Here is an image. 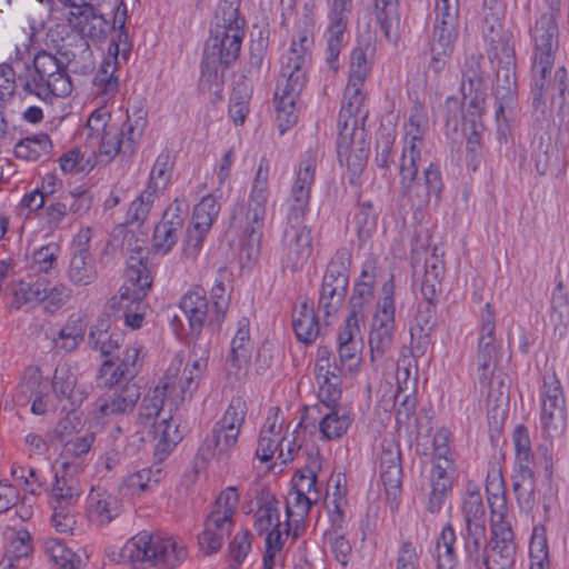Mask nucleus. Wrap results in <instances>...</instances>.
Masks as SVG:
<instances>
[{"label":"nucleus","instance_id":"obj_38","mask_svg":"<svg viewBox=\"0 0 569 569\" xmlns=\"http://www.w3.org/2000/svg\"><path fill=\"white\" fill-rule=\"evenodd\" d=\"M486 492L491 512V522L508 521L506 517L507 505L503 492V480L499 472L487 478Z\"/></svg>","mask_w":569,"mask_h":569},{"label":"nucleus","instance_id":"obj_32","mask_svg":"<svg viewBox=\"0 0 569 569\" xmlns=\"http://www.w3.org/2000/svg\"><path fill=\"white\" fill-rule=\"evenodd\" d=\"M258 510L256 512L254 529L259 535L270 531L279 521V501L268 490H261L257 497Z\"/></svg>","mask_w":569,"mask_h":569},{"label":"nucleus","instance_id":"obj_20","mask_svg":"<svg viewBox=\"0 0 569 569\" xmlns=\"http://www.w3.org/2000/svg\"><path fill=\"white\" fill-rule=\"evenodd\" d=\"M312 253V236L308 227H302L293 234L287 233L284 237L281 266L283 270L296 272L301 270Z\"/></svg>","mask_w":569,"mask_h":569},{"label":"nucleus","instance_id":"obj_30","mask_svg":"<svg viewBox=\"0 0 569 569\" xmlns=\"http://www.w3.org/2000/svg\"><path fill=\"white\" fill-rule=\"evenodd\" d=\"M505 59V64L497 71L496 99L499 101V106L496 111V117L498 121L503 117L505 106L509 104L517 93L516 72L513 70L515 63L512 61L513 56Z\"/></svg>","mask_w":569,"mask_h":569},{"label":"nucleus","instance_id":"obj_34","mask_svg":"<svg viewBox=\"0 0 569 569\" xmlns=\"http://www.w3.org/2000/svg\"><path fill=\"white\" fill-rule=\"evenodd\" d=\"M251 357L250 330L248 319L239 322V328L231 341L228 362L231 368L240 370L246 368Z\"/></svg>","mask_w":569,"mask_h":569},{"label":"nucleus","instance_id":"obj_45","mask_svg":"<svg viewBox=\"0 0 569 569\" xmlns=\"http://www.w3.org/2000/svg\"><path fill=\"white\" fill-rule=\"evenodd\" d=\"M12 293L13 300L11 305L13 308L33 307L42 302L43 297H46V283L43 281H36L33 283L20 281L14 284Z\"/></svg>","mask_w":569,"mask_h":569},{"label":"nucleus","instance_id":"obj_25","mask_svg":"<svg viewBox=\"0 0 569 569\" xmlns=\"http://www.w3.org/2000/svg\"><path fill=\"white\" fill-rule=\"evenodd\" d=\"M361 347L359 325L346 320L338 333V352L341 363L347 366L348 370L356 369L360 363Z\"/></svg>","mask_w":569,"mask_h":569},{"label":"nucleus","instance_id":"obj_16","mask_svg":"<svg viewBox=\"0 0 569 569\" xmlns=\"http://www.w3.org/2000/svg\"><path fill=\"white\" fill-rule=\"evenodd\" d=\"M94 402L99 418L127 413L133 410L141 397L140 386L134 381L113 383Z\"/></svg>","mask_w":569,"mask_h":569},{"label":"nucleus","instance_id":"obj_18","mask_svg":"<svg viewBox=\"0 0 569 569\" xmlns=\"http://www.w3.org/2000/svg\"><path fill=\"white\" fill-rule=\"evenodd\" d=\"M316 157L311 153L300 162L290 196V219L300 221L310 200V189L315 181Z\"/></svg>","mask_w":569,"mask_h":569},{"label":"nucleus","instance_id":"obj_55","mask_svg":"<svg viewBox=\"0 0 569 569\" xmlns=\"http://www.w3.org/2000/svg\"><path fill=\"white\" fill-rule=\"evenodd\" d=\"M247 415V403L241 397H233L226 409L222 418L217 422L226 429H233L240 433Z\"/></svg>","mask_w":569,"mask_h":569},{"label":"nucleus","instance_id":"obj_2","mask_svg":"<svg viewBox=\"0 0 569 569\" xmlns=\"http://www.w3.org/2000/svg\"><path fill=\"white\" fill-rule=\"evenodd\" d=\"M268 200V170L259 166L248 204H237L232 211L230 229L241 237L240 259H257L260 251L261 229Z\"/></svg>","mask_w":569,"mask_h":569},{"label":"nucleus","instance_id":"obj_31","mask_svg":"<svg viewBox=\"0 0 569 569\" xmlns=\"http://www.w3.org/2000/svg\"><path fill=\"white\" fill-rule=\"evenodd\" d=\"M88 326L86 313L78 312L69 317L67 323L60 329L58 338L54 339L56 347L66 351H73L84 338Z\"/></svg>","mask_w":569,"mask_h":569},{"label":"nucleus","instance_id":"obj_12","mask_svg":"<svg viewBox=\"0 0 569 569\" xmlns=\"http://www.w3.org/2000/svg\"><path fill=\"white\" fill-rule=\"evenodd\" d=\"M540 421L549 437L560 436L567 426L565 398L560 381L555 373L543 377V398Z\"/></svg>","mask_w":569,"mask_h":569},{"label":"nucleus","instance_id":"obj_13","mask_svg":"<svg viewBox=\"0 0 569 569\" xmlns=\"http://www.w3.org/2000/svg\"><path fill=\"white\" fill-rule=\"evenodd\" d=\"M505 7L499 0H485L482 32L490 42L495 56L511 58L515 56L513 36L503 27Z\"/></svg>","mask_w":569,"mask_h":569},{"label":"nucleus","instance_id":"obj_33","mask_svg":"<svg viewBox=\"0 0 569 569\" xmlns=\"http://www.w3.org/2000/svg\"><path fill=\"white\" fill-rule=\"evenodd\" d=\"M52 141L47 133H38L20 140L14 146L17 158L27 161H37L42 158H49L52 153Z\"/></svg>","mask_w":569,"mask_h":569},{"label":"nucleus","instance_id":"obj_53","mask_svg":"<svg viewBox=\"0 0 569 569\" xmlns=\"http://www.w3.org/2000/svg\"><path fill=\"white\" fill-rule=\"evenodd\" d=\"M517 462L518 470L513 482V490L518 499L526 498L528 500L536 490L535 472L531 467L532 459H528V461L517 459Z\"/></svg>","mask_w":569,"mask_h":569},{"label":"nucleus","instance_id":"obj_47","mask_svg":"<svg viewBox=\"0 0 569 569\" xmlns=\"http://www.w3.org/2000/svg\"><path fill=\"white\" fill-rule=\"evenodd\" d=\"M290 523L284 525L277 522L274 527L266 532V552L263 557V569H272L274 566V557L282 549L283 540L288 538Z\"/></svg>","mask_w":569,"mask_h":569},{"label":"nucleus","instance_id":"obj_17","mask_svg":"<svg viewBox=\"0 0 569 569\" xmlns=\"http://www.w3.org/2000/svg\"><path fill=\"white\" fill-rule=\"evenodd\" d=\"M353 126H356V122ZM337 154L339 162L355 174L362 170L367 161L368 147L362 137V131H358L356 127L349 130L347 120L343 130L339 132Z\"/></svg>","mask_w":569,"mask_h":569},{"label":"nucleus","instance_id":"obj_40","mask_svg":"<svg viewBox=\"0 0 569 569\" xmlns=\"http://www.w3.org/2000/svg\"><path fill=\"white\" fill-rule=\"evenodd\" d=\"M456 533L451 525H447L437 539V568L456 569L458 553L456 548Z\"/></svg>","mask_w":569,"mask_h":569},{"label":"nucleus","instance_id":"obj_14","mask_svg":"<svg viewBox=\"0 0 569 569\" xmlns=\"http://www.w3.org/2000/svg\"><path fill=\"white\" fill-rule=\"evenodd\" d=\"M141 113V110L138 111L133 120L128 116L126 122V141L122 140L123 133L118 127L110 128L108 131L100 134L99 138L93 139L99 143L100 156H106L108 161H110L121 151L128 154L133 152L134 143L141 138L147 123L146 117Z\"/></svg>","mask_w":569,"mask_h":569},{"label":"nucleus","instance_id":"obj_29","mask_svg":"<svg viewBox=\"0 0 569 569\" xmlns=\"http://www.w3.org/2000/svg\"><path fill=\"white\" fill-rule=\"evenodd\" d=\"M372 14L376 22L382 30L386 39L397 43L399 39L400 17L398 12V0H372Z\"/></svg>","mask_w":569,"mask_h":569},{"label":"nucleus","instance_id":"obj_61","mask_svg":"<svg viewBox=\"0 0 569 569\" xmlns=\"http://www.w3.org/2000/svg\"><path fill=\"white\" fill-rule=\"evenodd\" d=\"M209 228H202L197 222L190 221L187 228L186 239L183 241V256L187 259L196 260L202 249L203 239L209 232Z\"/></svg>","mask_w":569,"mask_h":569},{"label":"nucleus","instance_id":"obj_63","mask_svg":"<svg viewBox=\"0 0 569 569\" xmlns=\"http://www.w3.org/2000/svg\"><path fill=\"white\" fill-rule=\"evenodd\" d=\"M161 479V470L157 468L152 470L151 468H144L137 472L129 475L124 480L123 485L131 490L136 491H146L152 485H156Z\"/></svg>","mask_w":569,"mask_h":569},{"label":"nucleus","instance_id":"obj_39","mask_svg":"<svg viewBox=\"0 0 569 569\" xmlns=\"http://www.w3.org/2000/svg\"><path fill=\"white\" fill-rule=\"evenodd\" d=\"M425 267L421 293L425 300L437 301V297L441 291V280L445 272L443 262L436 254H432L426 259Z\"/></svg>","mask_w":569,"mask_h":569},{"label":"nucleus","instance_id":"obj_26","mask_svg":"<svg viewBox=\"0 0 569 569\" xmlns=\"http://www.w3.org/2000/svg\"><path fill=\"white\" fill-rule=\"evenodd\" d=\"M89 343L102 356H109L119 349L122 342V333L112 328L110 315L106 313L97 319V322L90 328Z\"/></svg>","mask_w":569,"mask_h":569},{"label":"nucleus","instance_id":"obj_27","mask_svg":"<svg viewBox=\"0 0 569 569\" xmlns=\"http://www.w3.org/2000/svg\"><path fill=\"white\" fill-rule=\"evenodd\" d=\"M138 360L139 350L137 348H128L116 369H113L114 363L112 360H106L99 371V378L103 380V386L132 381L137 375Z\"/></svg>","mask_w":569,"mask_h":569},{"label":"nucleus","instance_id":"obj_5","mask_svg":"<svg viewBox=\"0 0 569 569\" xmlns=\"http://www.w3.org/2000/svg\"><path fill=\"white\" fill-rule=\"evenodd\" d=\"M173 389L172 381H161L157 385L142 399L137 419V425L142 430L147 429L149 440L157 441L156 452L162 455L169 453L181 439L178 425L171 416L159 419L164 398Z\"/></svg>","mask_w":569,"mask_h":569},{"label":"nucleus","instance_id":"obj_11","mask_svg":"<svg viewBox=\"0 0 569 569\" xmlns=\"http://www.w3.org/2000/svg\"><path fill=\"white\" fill-rule=\"evenodd\" d=\"M142 253L141 247L131 249L127 262L126 282L119 290L118 300L124 303L127 311L139 310L140 303L152 287V278Z\"/></svg>","mask_w":569,"mask_h":569},{"label":"nucleus","instance_id":"obj_7","mask_svg":"<svg viewBox=\"0 0 569 569\" xmlns=\"http://www.w3.org/2000/svg\"><path fill=\"white\" fill-rule=\"evenodd\" d=\"M210 33L206 42L204 58L230 66L239 57L244 34L238 18V7L233 2L226 0L219 7Z\"/></svg>","mask_w":569,"mask_h":569},{"label":"nucleus","instance_id":"obj_37","mask_svg":"<svg viewBox=\"0 0 569 569\" xmlns=\"http://www.w3.org/2000/svg\"><path fill=\"white\" fill-rule=\"evenodd\" d=\"M395 323L372 320L369 335L370 356L372 361L380 360L393 342Z\"/></svg>","mask_w":569,"mask_h":569},{"label":"nucleus","instance_id":"obj_15","mask_svg":"<svg viewBox=\"0 0 569 569\" xmlns=\"http://www.w3.org/2000/svg\"><path fill=\"white\" fill-rule=\"evenodd\" d=\"M516 556V543L510 521L491 522V539L485 549L487 569H508Z\"/></svg>","mask_w":569,"mask_h":569},{"label":"nucleus","instance_id":"obj_41","mask_svg":"<svg viewBox=\"0 0 569 569\" xmlns=\"http://www.w3.org/2000/svg\"><path fill=\"white\" fill-rule=\"evenodd\" d=\"M172 169L173 159L171 153L168 150H163L156 159L146 189L156 194L163 191L170 182Z\"/></svg>","mask_w":569,"mask_h":569},{"label":"nucleus","instance_id":"obj_51","mask_svg":"<svg viewBox=\"0 0 569 569\" xmlns=\"http://www.w3.org/2000/svg\"><path fill=\"white\" fill-rule=\"evenodd\" d=\"M482 57L471 56L465 62L462 71L461 92L470 96L472 92L485 91V79L480 68Z\"/></svg>","mask_w":569,"mask_h":569},{"label":"nucleus","instance_id":"obj_9","mask_svg":"<svg viewBox=\"0 0 569 569\" xmlns=\"http://www.w3.org/2000/svg\"><path fill=\"white\" fill-rule=\"evenodd\" d=\"M459 28V0H437L429 68L440 73L453 52Z\"/></svg>","mask_w":569,"mask_h":569},{"label":"nucleus","instance_id":"obj_62","mask_svg":"<svg viewBox=\"0 0 569 569\" xmlns=\"http://www.w3.org/2000/svg\"><path fill=\"white\" fill-rule=\"evenodd\" d=\"M219 213V204L212 196H206L194 207L191 221L198 226L211 229L214 219Z\"/></svg>","mask_w":569,"mask_h":569},{"label":"nucleus","instance_id":"obj_6","mask_svg":"<svg viewBox=\"0 0 569 569\" xmlns=\"http://www.w3.org/2000/svg\"><path fill=\"white\" fill-rule=\"evenodd\" d=\"M121 557L134 566L148 563L159 569H177L187 560L188 549L172 537L142 532L124 545Z\"/></svg>","mask_w":569,"mask_h":569},{"label":"nucleus","instance_id":"obj_52","mask_svg":"<svg viewBox=\"0 0 569 569\" xmlns=\"http://www.w3.org/2000/svg\"><path fill=\"white\" fill-rule=\"evenodd\" d=\"M351 423V419L347 412L339 413L332 409L320 421L319 430L328 440H335L345 435Z\"/></svg>","mask_w":569,"mask_h":569},{"label":"nucleus","instance_id":"obj_50","mask_svg":"<svg viewBox=\"0 0 569 569\" xmlns=\"http://www.w3.org/2000/svg\"><path fill=\"white\" fill-rule=\"evenodd\" d=\"M550 322L559 336L565 335L569 326V301L565 293L561 291V283L558 284L557 290L552 295Z\"/></svg>","mask_w":569,"mask_h":569},{"label":"nucleus","instance_id":"obj_19","mask_svg":"<svg viewBox=\"0 0 569 569\" xmlns=\"http://www.w3.org/2000/svg\"><path fill=\"white\" fill-rule=\"evenodd\" d=\"M184 218L186 212L178 203L167 208L162 219L153 230L152 250L156 253L166 254L172 249L181 233Z\"/></svg>","mask_w":569,"mask_h":569},{"label":"nucleus","instance_id":"obj_60","mask_svg":"<svg viewBox=\"0 0 569 569\" xmlns=\"http://www.w3.org/2000/svg\"><path fill=\"white\" fill-rule=\"evenodd\" d=\"M362 87L363 81H348L347 88L345 90L342 107L340 110V118L346 116H356L359 112L360 107L365 100Z\"/></svg>","mask_w":569,"mask_h":569},{"label":"nucleus","instance_id":"obj_46","mask_svg":"<svg viewBox=\"0 0 569 569\" xmlns=\"http://www.w3.org/2000/svg\"><path fill=\"white\" fill-rule=\"evenodd\" d=\"M487 542L486 527H466V532L462 536L461 557L469 563L477 565L480 560L481 551Z\"/></svg>","mask_w":569,"mask_h":569},{"label":"nucleus","instance_id":"obj_1","mask_svg":"<svg viewBox=\"0 0 569 569\" xmlns=\"http://www.w3.org/2000/svg\"><path fill=\"white\" fill-rule=\"evenodd\" d=\"M427 129L428 114L425 107L421 102L415 101L405 124L399 176L402 196L417 208L428 204L431 196L438 198L443 187L439 168L433 163L423 168L422 178L418 177Z\"/></svg>","mask_w":569,"mask_h":569},{"label":"nucleus","instance_id":"obj_3","mask_svg":"<svg viewBox=\"0 0 569 569\" xmlns=\"http://www.w3.org/2000/svg\"><path fill=\"white\" fill-rule=\"evenodd\" d=\"M560 8L549 9L548 12L542 13L531 29L533 42L531 74L535 106L541 103L542 93L550 83L555 56L559 47Z\"/></svg>","mask_w":569,"mask_h":569},{"label":"nucleus","instance_id":"obj_56","mask_svg":"<svg viewBox=\"0 0 569 569\" xmlns=\"http://www.w3.org/2000/svg\"><path fill=\"white\" fill-rule=\"evenodd\" d=\"M372 297L373 288H371L369 283H356L349 299L350 313L346 320L359 325V320L363 318V307L371 301Z\"/></svg>","mask_w":569,"mask_h":569},{"label":"nucleus","instance_id":"obj_8","mask_svg":"<svg viewBox=\"0 0 569 569\" xmlns=\"http://www.w3.org/2000/svg\"><path fill=\"white\" fill-rule=\"evenodd\" d=\"M34 76L31 80L18 77L24 91L34 93L42 99L49 97H67L72 84L67 72V63L56 56L41 51L33 59Z\"/></svg>","mask_w":569,"mask_h":569},{"label":"nucleus","instance_id":"obj_49","mask_svg":"<svg viewBox=\"0 0 569 569\" xmlns=\"http://www.w3.org/2000/svg\"><path fill=\"white\" fill-rule=\"evenodd\" d=\"M530 569H549L548 543L543 526H536L532 531L530 546Z\"/></svg>","mask_w":569,"mask_h":569},{"label":"nucleus","instance_id":"obj_35","mask_svg":"<svg viewBox=\"0 0 569 569\" xmlns=\"http://www.w3.org/2000/svg\"><path fill=\"white\" fill-rule=\"evenodd\" d=\"M292 326L299 341L312 343L320 333L318 318L312 307L302 303L300 310L293 315Z\"/></svg>","mask_w":569,"mask_h":569},{"label":"nucleus","instance_id":"obj_22","mask_svg":"<svg viewBox=\"0 0 569 569\" xmlns=\"http://www.w3.org/2000/svg\"><path fill=\"white\" fill-rule=\"evenodd\" d=\"M379 471L387 495L396 498L401 489L402 466L400 448L392 441H382Z\"/></svg>","mask_w":569,"mask_h":569},{"label":"nucleus","instance_id":"obj_57","mask_svg":"<svg viewBox=\"0 0 569 569\" xmlns=\"http://www.w3.org/2000/svg\"><path fill=\"white\" fill-rule=\"evenodd\" d=\"M114 64L106 61L93 79L94 87L107 99L113 98L119 90V80L114 77Z\"/></svg>","mask_w":569,"mask_h":569},{"label":"nucleus","instance_id":"obj_24","mask_svg":"<svg viewBox=\"0 0 569 569\" xmlns=\"http://www.w3.org/2000/svg\"><path fill=\"white\" fill-rule=\"evenodd\" d=\"M232 520L228 516H219L218 513L210 512L204 521V529L198 536V543L200 549L206 555H211L218 551L231 532Z\"/></svg>","mask_w":569,"mask_h":569},{"label":"nucleus","instance_id":"obj_43","mask_svg":"<svg viewBox=\"0 0 569 569\" xmlns=\"http://www.w3.org/2000/svg\"><path fill=\"white\" fill-rule=\"evenodd\" d=\"M229 64H223L203 57L202 71L199 81L202 91L212 92L219 96L224 83V73Z\"/></svg>","mask_w":569,"mask_h":569},{"label":"nucleus","instance_id":"obj_42","mask_svg":"<svg viewBox=\"0 0 569 569\" xmlns=\"http://www.w3.org/2000/svg\"><path fill=\"white\" fill-rule=\"evenodd\" d=\"M81 495V488L76 479L72 477H56V482L52 487V500L54 501V510L66 508L76 503Z\"/></svg>","mask_w":569,"mask_h":569},{"label":"nucleus","instance_id":"obj_58","mask_svg":"<svg viewBox=\"0 0 569 569\" xmlns=\"http://www.w3.org/2000/svg\"><path fill=\"white\" fill-rule=\"evenodd\" d=\"M76 383L77 377L71 366L63 363L56 368L52 388L58 397L71 399Z\"/></svg>","mask_w":569,"mask_h":569},{"label":"nucleus","instance_id":"obj_36","mask_svg":"<svg viewBox=\"0 0 569 569\" xmlns=\"http://www.w3.org/2000/svg\"><path fill=\"white\" fill-rule=\"evenodd\" d=\"M238 437V431L216 425L201 450L207 457L226 456L236 446Z\"/></svg>","mask_w":569,"mask_h":569},{"label":"nucleus","instance_id":"obj_4","mask_svg":"<svg viewBox=\"0 0 569 569\" xmlns=\"http://www.w3.org/2000/svg\"><path fill=\"white\" fill-rule=\"evenodd\" d=\"M307 61V50L303 47L298 49L296 42H292V47L282 60L276 90L277 120L281 133L298 120L297 102L306 84Z\"/></svg>","mask_w":569,"mask_h":569},{"label":"nucleus","instance_id":"obj_28","mask_svg":"<svg viewBox=\"0 0 569 569\" xmlns=\"http://www.w3.org/2000/svg\"><path fill=\"white\" fill-rule=\"evenodd\" d=\"M69 24L82 38H90L91 40L103 39L109 30L108 21L94 6L84 8L82 13L78 11L74 18H70Z\"/></svg>","mask_w":569,"mask_h":569},{"label":"nucleus","instance_id":"obj_10","mask_svg":"<svg viewBox=\"0 0 569 569\" xmlns=\"http://www.w3.org/2000/svg\"><path fill=\"white\" fill-rule=\"evenodd\" d=\"M350 259L347 253H338L328 264L318 302L326 317L335 316L343 305L349 283Z\"/></svg>","mask_w":569,"mask_h":569},{"label":"nucleus","instance_id":"obj_48","mask_svg":"<svg viewBox=\"0 0 569 569\" xmlns=\"http://www.w3.org/2000/svg\"><path fill=\"white\" fill-rule=\"evenodd\" d=\"M318 502V496H305L301 491L291 489L287 499V518L293 522H303L312 505Z\"/></svg>","mask_w":569,"mask_h":569},{"label":"nucleus","instance_id":"obj_54","mask_svg":"<svg viewBox=\"0 0 569 569\" xmlns=\"http://www.w3.org/2000/svg\"><path fill=\"white\" fill-rule=\"evenodd\" d=\"M466 527H486L485 506L479 491L468 492L462 502Z\"/></svg>","mask_w":569,"mask_h":569},{"label":"nucleus","instance_id":"obj_44","mask_svg":"<svg viewBox=\"0 0 569 569\" xmlns=\"http://www.w3.org/2000/svg\"><path fill=\"white\" fill-rule=\"evenodd\" d=\"M89 506L92 517L99 525H109L119 515L118 501L107 493H91Z\"/></svg>","mask_w":569,"mask_h":569},{"label":"nucleus","instance_id":"obj_23","mask_svg":"<svg viewBox=\"0 0 569 569\" xmlns=\"http://www.w3.org/2000/svg\"><path fill=\"white\" fill-rule=\"evenodd\" d=\"M180 309L192 336H199L207 321H214V312L201 290L186 293L180 301Z\"/></svg>","mask_w":569,"mask_h":569},{"label":"nucleus","instance_id":"obj_64","mask_svg":"<svg viewBox=\"0 0 569 569\" xmlns=\"http://www.w3.org/2000/svg\"><path fill=\"white\" fill-rule=\"evenodd\" d=\"M156 197V193L144 189V191L130 204L127 212L128 222H143L152 208Z\"/></svg>","mask_w":569,"mask_h":569},{"label":"nucleus","instance_id":"obj_59","mask_svg":"<svg viewBox=\"0 0 569 569\" xmlns=\"http://www.w3.org/2000/svg\"><path fill=\"white\" fill-rule=\"evenodd\" d=\"M320 470L319 458L312 459L310 465L306 466L298 472V480L295 482L292 489L301 491L305 496L319 497L317 489V473Z\"/></svg>","mask_w":569,"mask_h":569},{"label":"nucleus","instance_id":"obj_21","mask_svg":"<svg viewBox=\"0 0 569 569\" xmlns=\"http://www.w3.org/2000/svg\"><path fill=\"white\" fill-rule=\"evenodd\" d=\"M91 239V230H81L76 240V250L69 266V280L77 286H89L97 278L93 259L89 253L88 243Z\"/></svg>","mask_w":569,"mask_h":569}]
</instances>
